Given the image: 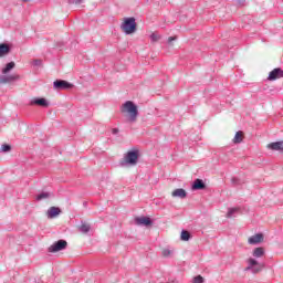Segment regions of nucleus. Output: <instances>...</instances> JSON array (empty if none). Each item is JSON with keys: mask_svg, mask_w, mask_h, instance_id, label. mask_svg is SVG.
Segmentation results:
<instances>
[{"mask_svg": "<svg viewBox=\"0 0 283 283\" xmlns=\"http://www.w3.org/2000/svg\"><path fill=\"white\" fill-rule=\"evenodd\" d=\"M269 149L273 151H283V142H275L268 145Z\"/></svg>", "mask_w": 283, "mask_h": 283, "instance_id": "13", "label": "nucleus"}, {"mask_svg": "<svg viewBox=\"0 0 283 283\" xmlns=\"http://www.w3.org/2000/svg\"><path fill=\"white\" fill-rule=\"evenodd\" d=\"M171 41H176V36L168 38V43H171Z\"/></svg>", "mask_w": 283, "mask_h": 283, "instance_id": "28", "label": "nucleus"}, {"mask_svg": "<svg viewBox=\"0 0 283 283\" xmlns=\"http://www.w3.org/2000/svg\"><path fill=\"white\" fill-rule=\"evenodd\" d=\"M53 87L55 90H72V87H74V84L65 80H56L53 82Z\"/></svg>", "mask_w": 283, "mask_h": 283, "instance_id": "6", "label": "nucleus"}, {"mask_svg": "<svg viewBox=\"0 0 283 283\" xmlns=\"http://www.w3.org/2000/svg\"><path fill=\"white\" fill-rule=\"evenodd\" d=\"M163 255H164V258H169V255H171V251H169V250H163Z\"/></svg>", "mask_w": 283, "mask_h": 283, "instance_id": "27", "label": "nucleus"}, {"mask_svg": "<svg viewBox=\"0 0 283 283\" xmlns=\"http://www.w3.org/2000/svg\"><path fill=\"white\" fill-rule=\"evenodd\" d=\"M10 149H12L10 145L3 144L0 148V151L7 153V151H10Z\"/></svg>", "mask_w": 283, "mask_h": 283, "instance_id": "26", "label": "nucleus"}, {"mask_svg": "<svg viewBox=\"0 0 283 283\" xmlns=\"http://www.w3.org/2000/svg\"><path fill=\"white\" fill-rule=\"evenodd\" d=\"M180 238L184 242H189V240L191 239V233H189V231L187 230H184L181 231Z\"/></svg>", "mask_w": 283, "mask_h": 283, "instance_id": "19", "label": "nucleus"}, {"mask_svg": "<svg viewBox=\"0 0 283 283\" xmlns=\"http://www.w3.org/2000/svg\"><path fill=\"white\" fill-rule=\"evenodd\" d=\"M64 249H67V241L59 240L49 248V252L59 253V251H64Z\"/></svg>", "mask_w": 283, "mask_h": 283, "instance_id": "5", "label": "nucleus"}, {"mask_svg": "<svg viewBox=\"0 0 283 283\" xmlns=\"http://www.w3.org/2000/svg\"><path fill=\"white\" fill-rule=\"evenodd\" d=\"M265 251H264V248H255L252 252V255L254 258H263Z\"/></svg>", "mask_w": 283, "mask_h": 283, "instance_id": "18", "label": "nucleus"}, {"mask_svg": "<svg viewBox=\"0 0 283 283\" xmlns=\"http://www.w3.org/2000/svg\"><path fill=\"white\" fill-rule=\"evenodd\" d=\"M34 64H35V65H41V60H35V61H34Z\"/></svg>", "mask_w": 283, "mask_h": 283, "instance_id": "29", "label": "nucleus"}, {"mask_svg": "<svg viewBox=\"0 0 283 283\" xmlns=\"http://www.w3.org/2000/svg\"><path fill=\"white\" fill-rule=\"evenodd\" d=\"M113 133H114V134L118 133V129H114Z\"/></svg>", "mask_w": 283, "mask_h": 283, "instance_id": "31", "label": "nucleus"}, {"mask_svg": "<svg viewBox=\"0 0 283 283\" xmlns=\"http://www.w3.org/2000/svg\"><path fill=\"white\" fill-rule=\"evenodd\" d=\"M31 105H39L40 107H50V102H48V99L43 97L34 98L31 101Z\"/></svg>", "mask_w": 283, "mask_h": 283, "instance_id": "12", "label": "nucleus"}, {"mask_svg": "<svg viewBox=\"0 0 283 283\" xmlns=\"http://www.w3.org/2000/svg\"><path fill=\"white\" fill-rule=\"evenodd\" d=\"M22 1H29V0H22Z\"/></svg>", "mask_w": 283, "mask_h": 283, "instance_id": "32", "label": "nucleus"}, {"mask_svg": "<svg viewBox=\"0 0 283 283\" xmlns=\"http://www.w3.org/2000/svg\"><path fill=\"white\" fill-rule=\"evenodd\" d=\"M135 222L139 227H151V219L149 217H137Z\"/></svg>", "mask_w": 283, "mask_h": 283, "instance_id": "9", "label": "nucleus"}, {"mask_svg": "<svg viewBox=\"0 0 283 283\" xmlns=\"http://www.w3.org/2000/svg\"><path fill=\"white\" fill-rule=\"evenodd\" d=\"M122 114L126 116L128 123H136L138 120V106L132 101H127L122 105Z\"/></svg>", "mask_w": 283, "mask_h": 283, "instance_id": "1", "label": "nucleus"}, {"mask_svg": "<svg viewBox=\"0 0 283 283\" xmlns=\"http://www.w3.org/2000/svg\"><path fill=\"white\" fill-rule=\"evenodd\" d=\"M14 62H10L6 65V67L2 70V74H8L11 70H14Z\"/></svg>", "mask_w": 283, "mask_h": 283, "instance_id": "20", "label": "nucleus"}, {"mask_svg": "<svg viewBox=\"0 0 283 283\" xmlns=\"http://www.w3.org/2000/svg\"><path fill=\"white\" fill-rule=\"evenodd\" d=\"M50 197L49 192H41L36 196V200H45Z\"/></svg>", "mask_w": 283, "mask_h": 283, "instance_id": "23", "label": "nucleus"}, {"mask_svg": "<svg viewBox=\"0 0 283 283\" xmlns=\"http://www.w3.org/2000/svg\"><path fill=\"white\" fill-rule=\"evenodd\" d=\"M138 164V151L132 150L126 154L124 159L122 160V167H127L129 165L130 167H134Z\"/></svg>", "mask_w": 283, "mask_h": 283, "instance_id": "2", "label": "nucleus"}, {"mask_svg": "<svg viewBox=\"0 0 283 283\" xmlns=\"http://www.w3.org/2000/svg\"><path fill=\"white\" fill-rule=\"evenodd\" d=\"M206 187L207 186L205 185V181H202V179H196L192 185V189H195V190L205 189Z\"/></svg>", "mask_w": 283, "mask_h": 283, "instance_id": "16", "label": "nucleus"}, {"mask_svg": "<svg viewBox=\"0 0 283 283\" xmlns=\"http://www.w3.org/2000/svg\"><path fill=\"white\" fill-rule=\"evenodd\" d=\"M150 41L151 43H158V41H160V35H158L157 33H151Z\"/></svg>", "mask_w": 283, "mask_h": 283, "instance_id": "22", "label": "nucleus"}, {"mask_svg": "<svg viewBox=\"0 0 283 283\" xmlns=\"http://www.w3.org/2000/svg\"><path fill=\"white\" fill-rule=\"evenodd\" d=\"M75 3H83V0H74Z\"/></svg>", "mask_w": 283, "mask_h": 283, "instance_id": "30", "label": "nucleus"}, {"mask_svg": "<svg viewBox=\"0 0 283 283\" xmlns=\"http://www.w3.org/2000/svg\"><path fill=\"white\" fill-rule=\"evenodd\" d=\"M90 229H91L90 223H82L80 226V231L82 233H90Z\"/></svg>", "mask_w": 283, "mask_h": 283, "instance_id": "21", "label": "nucleus"}, {"mask_svg": "<svg viewBox=\"0 0 283 283\" xmlns=\"http://www.w3.org/2000/svg\"><path fill=\"white\" fill-rule=\"evenodd\" d=\"M172 198H187V191L182 188L175 189L171 192Z\"/></svg>", "mask_w": 283, "mask_h": 283, "instance_id": "14", "label": "nucleus"}, {"mask_svg": "<svg viewBox=\"0 0 283 283\" xmlns=\"http://www.w3.org/2000/svg\"><path fill=\"white\" fill-rule=\"evenodd\" d=\"M248 264L247 271H253V273H260V271L264 269V264L259 263L258 260L253 258L248 259Z\"/></svg>", "mask_w": 283, "mask_h": 283, "instance_id": "4", "label": "nucleus"}, {"mask_svg": "<svg viewBox=\"0 0 283 283\" xmlns=\"http://www.w3.org/2000/svg\"><path fill=\"white\" fill-rule=\"evenodd\" d=\"M122 30L125 34H134L136 32V19L135 18H126L122 23Z\"/></svg>", "mask_w": 283, "mask_h": 283, "instance_id": "3", "label": "nucleus"}, {"mask_svg": "<svg viewBox=\"0 0 283 283\" xmlns=\"http://www.w3.org/2000/svg\"><path fill=\"white\" fill-rule=\"evenodd\" d=\"M277 78H283L282 69H274L270 72L268 81H277Z\"/></svg>", "mask_w": 283, "mask_h": 283, "instance_id": "8", "label": "nucleus"}, {"mask_svg": "<svg viewBox=\"0 0 283 283\" xmlns=\"http://www.w3.org/2000/svg\"><path fill=\"white\" fill-rule=\"evenodd\" d=\"M14 81H19L18 74L2 75L0 77V85H8V83H14Z\"/></svg>", "mask_w": 283, "mask_h": 283, "instance_id": "7", "label": "nucleus"}, {"mask_svg": "<svg viewBox=\"0 0 283 283\" xmlns=\"http://www.w3.org/2000/svg\"><path fill=\"white\" fill-rule=\"evenodd\" d=\"M46 216L50 220L57 218V216H61V209L59 207H51L48 209Z\"/></svg>", "mask_w": 283, "mask_h": 283, "instance_id": "10", "label": "nucleus"}, {"mask_svg": "<svg viewBox=\"0 0 283 283\" xmlns=\"http://www.w3.org/2000/svg\"><path fill=\"white\" fill-rule=\"evenodd\" d=\"M242 140H244V133H242V130H239V132L235 133V136L233 138V143L235 145H238V144L242 143Z\"/></svg>", "mask_w": 283, "mask_h": 283, "instance_id": "17", "label": "nucleus"}, {"mask_svg": "<svg viewBox=\"0 0 283 283\" xmlns=\"http://www.w3.org/2000/svg\"><path fill=\"white\" fill-rule=\"evenodd\" d=\"M238 211H240V209L238 208H231L228 213H227V218H232L233 213H238Z\"/></svg>", "mask_w": 283, "mask_h": 283, "instance_id": "24", "label": "nucleus"}, {"mask_svg": "<svg viewBox=\"0 0 283 283\" xmlns=\"http://www.w3.org/2000/svg\"><path fill=\"white\" fill-rule=\"evenodd\" d=\"M10 54V45L7 43L0 44V59L1 56H8Z\"/></svg>", "mask_w": 283, "mask_h": 283, "instance_id": "15", "label": "nucleus"}, {"mask_svg": "<svg viewBox=\"0 0 283 283\" xmlns=\"http://www.w3.org/2000/svg\"><path fill=\"white\" fill-rule=\"evenodd\" d=\"M249 244H260V242H264V234L258 233L248 239Z\"/></svg>", "mask_w": 283, "mask_h": 283, "instance_id": "11", "label": "nucleus"}, {"mask_svg": "<svg viewBox=\"0 0 283 283\" xmlns=\"http://www.w3.org/2000/svg\"><path fill=\"white\" fill-rule=\"evenodd\" d=\"M192 283H205V279L202 277V275H197L193 277Z\"/></svg>", "mask_w": 283, "mask_h": 283, "instance_id": "25", "label": "nucleus"}]
</instances>
